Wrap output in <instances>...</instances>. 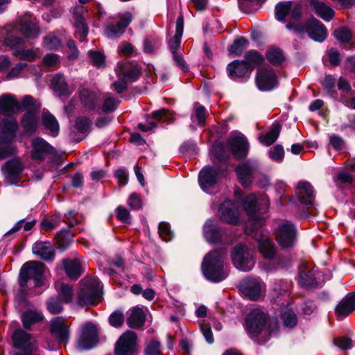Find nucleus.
<instances>
[{"instance_id": "nucleus-1", "label": "nucleus", "mask_w": 355, "mask_h": 355, "mask_svg": "<svg viewBox=\"0 0 355 355\" xmlns=\"http://www.w3.org/2000/svg\"><path fill=\"white\" fill-rule=\"evenodd\" d=\"M225 255L226 252L223 250H214L205 257L202 270L206 279L219 282L227 277L228 273L223 264Z\"/></svg>"}, {"instance_id": "nucleus-2", "label": "nucleus", "mask_w": 355, "mask_h": 355, "mask_svg": "<svg viewBox=\"0 0 355 355\" xmlns=\"http://www.w3.org/2000/svg\"><path fill=\"white\" fill-rule=\"evenodd\" d=\"M13 26H6L1 31L3 35L2 44L12 50V55L19 60L33 62L37 58V51L33 49H24V40L15 36L12 32Z\"/></svg>"}, {"instance_id": "nucleus-3", "label": "nucleus", "mask_w": 355, "mask_h": 355, "mask_svg": "<svg viewBox=\"0 0 355 355\" xmlns=\"http://www.w3.org/2000/svg\"><path fill=\"white\" fill-rule=\"evenodd\" d=\"M266 321L267 317L263 312L259 309L252 311L245 320L246 329L250 336L257 337L263 331L269 335L277 329L278 322L276 320L270 322L268 329H265Z\"/></svg>"}, {"instance_id": "nucleus-4", "label": "nucleus", "mask_w": 355, "mask_h": 355, "mask_svg": "<svg viewBox=\"0 0 355 355\" xmlns=\"http://www.w3.org/2000/svg\"><path fill=\"white\" fill-rule=\"evenodd\" d=\"M132 20V15L130 12L109 17L103 25V35L110 40L120 38Z\"/></svg>"}, {"instance_id": "nucleus-5", "label": "nucleus", "mask_w": 355, "mask_h": 355, "mask_svg": "<svg viewBox=\"0 0 355 355\" xmlns=\"http://www.w3.org/2000/svg\"><path fill=\"white\" fill-rule=\"evenodd\" d=\"M80 284L78 304L81 306L97 304L101 297V282L97 278L90 277L82 279Z\"/></svg>"}, {"instance_id": "nucleus-6", "label": "nucleus", "mask_w": 355, "mask_h": 355, "mask_svg": "<svg viewBox=\"0 0 355 355\" xmlns=\"http://www.w3.org/2000/svg\"><path fill=\"white\" fill-rule=\"evenodd\" d=\"M286 28L293 30L297 33H307L315 41L322 42L327 37V29L323 24L316 19H311L305 23H288Z\"/></svg>"}, {"instance_id": "nucleus-7", "label": "nucleus", "mask_w": 355, "mask_h": 355, "mask_svg": "<svg viewBox=\"0 0 355 355\" xmlns=\"http://www.w3.org/2000/svg\"><path fill=\"white\" fill-rule=\"evenodd\" d=\"M118 80L113 83L117 93L123 92L130 82L135 81L139 75V69L130 63L119 62L116 67Z\"/></svg>"}, {"instance_id": "nucleus-8", "label": "nucleus", "mask_w": 355, "mask_h": 355, "mask_svg": "<svg viewBox=\"0 0 355 355\" xmlns=\"http://www.w3.org/2000/svg\"><path fill=\"white\" fill-rule=\"evenodd\" d=\"M297 234L296 227L289 220L280 223L275 232L276 241L283 249L291 248L294 246Z\"/></svg>"}, {"instance_id": "nucleus-9", "label": "nucleus", "mask_w": 355, "mask_h": 355, "mask_svg": "<svg viewBox=\"0 0 355 355\" xmlns=\"http://www.w3.org/2000/svg\"><path fill=\"white\" fill-rule=\"evenodd\" d=\"M13 346L21 352H15L12 355H35L37 349L35 339L29 334L21 329L16 330L12 336Z\"/></svg>"}, {"instance_id": "nucleus-10", "label": "nucleus", "mask_w": 355, "mask_h": 355, "mask_svg": "<svg viewBox=\"0 0 355 355\" xmlns=\"http://www.w3.org/2000/svg\"><path fill=\"white\" fill-rule=\"evenodd\" d=\"M13 26L12 35L15 36L17 30L26 37L36 38L39 36L40 31L36 19L29 13H26L20 17L17 21L16 24H9Z\"/></svg>"}, {"instance_id": "nucleus-11", "label": "nucleus", "mask_w": 355, "mask_h": 355, "mask_svg": "<svg viewBox=\"0 0 355 355\" xmlns=\"http://www.w3.org/2000/svg\"><path fill=\"white\" fill-rule=\"evenodd\" d=\"M232 259L236 268L242 271H249L254 266L252 252L242 245H238L234 248Z\"/></svg>"}, {"instance_id": "nucleus-12", "label": "nucleus", "mask_w": 355, "mask_h": 355, "mask_svg": "<svg viewBox=\"0 0 355 355\" xmlns=\"http://www.w3.org/2000/svg\"><path fill=\"white\" fill-rule=\"evenodd\" d=\"M98 343V332L96 327L91 323L85 324L80 331L76 343V347L80 350L90 349Z\"/></svg>"}, {"instance_id": "nucleus-13", "label": "nucleus", "mask_w": 355, "mask_h": 355, "mask_svg": "<svg viewBox=\"0 0 355 355\" xmlns=\"http://www.w3.org/2000/svg\"><path fill=\"white\" fill-rule=\"evenodd\" d=\"M137 338V334L132 331L124 333L115 344V355H136Z\"/></svg>"}, {"instance_id": "nucleus-14", "label": "nucleus", "mask_w": 355, "mask_h": 355, "mask_svg": "<svg viewBox=\"0 0 355 355\" xmlns=\"http://www.w3.org/2000/svg\"><path fill=\"white\" fill-rule=\"evenodd\" d=\"M24 165L19 158H14L6 162L1 171L5 180L9 184H17L21 179Z\"/></svg>"}, {"instance_id": "nucleus-15", "label": "nucleus", "mask_w": 355, "mask_h": 355, "mask_svg": "<svg viewBox=\"0 0 355 355\" xmlns=\"http://www.w3.org/2000/svg\"><path fill=\"white\" fill-rule=\"evenodd\" d=\"M256 83L260 90L269 91L277 87L278 80L274 70L267 67L257 71Z\"/></svg>"}, {"instance_id": "nucleus-16", "label": "nucleus", "mask_w": 355, "mask_h": 355, "mask_svg": "<svg viewBox=\"0 0 355 355\" xmlns=\"http://www.w3.org/2000/svg\"><path fill=\"white\" fill-rule=\"evenodd\" d=\"M221 171L218 168L205 166L199 173V183L201 188L206 192H209L218 182L221 175Z\"/></svg>"}, {"instance_id": "nucleus-17", "label": "nucleus", "mask_w": 355, "mask_h": 355, "mask_svg": "<svg viewBox=\"0 0 355 355\" xmlns=\"http://www.w3.org/2000/svg\"><path fill=\"white\" fill-rule=\"evenodd\" d=\"M54 153V148L44 139L37 137L33 140L31 153V157L33 160H44L47 155H52Z\"/></svg>"}, {"instance_id": "nucleus-18", "label": "nucleus", "mask_w": 355, "mask_h": 355, "mask_svg": "<svg viewBox=\"0 0 355 355\" xmlns=\"http://www.w3.org/2000/svg\"><path fill=\"white\" fill-rule=\"evenodd\" d=\"M50 332L58 343H66L70 336L69 327L65 324L63 318L55 317L51 320Z\"/></svg>"}, {"instance_id": "nucleus-19", "label": "nucleus", "mask_w": 355, "mask_h": 355, "mask_svg": "<svg viewBox=\"0 0 355 355\" xmlns=\"http://www.w3.org/2000/svg\"><path fill=\"white\" fill-rule=\"evenodd\" d=\"M219 216L225 223L236 225L239 220V214L235 203L232 200H225L219 207Z\"/></svg>"}, {"instance_id": "nucleus-20", "label": "nucleus", "mask_w": 355, "mask_h": 355, "mask_svg": "<svg viewBox=\"0 0 355 355\" xmlns=\"http://www.w3.org/2000/svg\"><path fill=\"white\" fill-rule=\"evenodd\" d=\"M355 311V292L349 293L336 305L335 314L338 319H343Z\"/></svg>"}, {"instance_id": "nucleus-21", "label": "nucleus", "mask_w": 355, "mask_h": 355, "mask_svg": "<svg viewBox=\"0 0 355 355\" xmlns=\"http://www.w3.org/2000/svg\"><path fill=\"white\" fill-rule=\"evenodd\" d=\"M228 144L235 157L243 158L247 155L249 146L243 135L241 134L231 135L229 138Z\"/></svg>"}, {"instance_id": "nucleus-22", "label": "nucleus", "mask_w": 355, "mask_h": 355, "mask_svg": "<svg viewBox=\"0 0 355 355\" xmlns=\"http://www.w3.org/2000/svg\"><path fill=\"white\" fill-rule=\"evenodd\" d=\"M241 292L250 300H257L261 295V284L254 279L246 278L239 286Z\"/></svg>"}, {"instance_id": "nucleus-23", "label": "nucleus", "mask_w": 355, "mask_h": 355, "mask_svg": "<svg viewBox=\"0 0 355 355\" xmlns=\"http://www.w3.org/2000/svg\"><path fill=\"white\" fill-rule=\"evenodd\" d=\"M227 71L231 79L236 80L250 75L252 71V67L244 60H234L227 64Z\"/></svg>"}, {"instance_id": "nucleus-24", "label": "nucleus", "mask_w": 355, "mask_h": 355, "mask_svg": "<svg viewBox=\"0 0 355 355\" xmlns=\"http://www.w3.org/2000/svg\"><path fill=\"white\" fill-rule=\"evenodd\" d=\"M21 110L20 103L11 94L0 96V113L5 116H11Z\"/></svg>"}, {"instance_id": "nucleus-25", "label": "nucleus", "mask_w": 355, "mask_h": 355, "mask_svg": "<svg viewBox=\"0 0 355 355\" xmlns=\"http://www.w3.org/2000/svg\"><path fill=\"white\" fill-rule=\"evenodd\" d=\"M19 125L15 119H4L1 125L0 141L11 143L15 138Z\"/></svg>"}, {"instance_id": "nucleus-26", "label": "nucleus", "mask_w": 355, "mask_h": 355, "mask_svg": "<svg viewBox=\"0 0 355 355\" xmlns=\"http://www.w3.org/2000/svg\"><path fill=\"white\" fill-rule=\"evenodd\" d=\"M45 266L39 261H28L24 265V270H26L29 277L33 279L35 286H40L42 283L43 274Z\"/></svg>"}, {"instance_id": "nucleus-27", "label": "nucleus", "mask_w": 355, "mask_h": 355, "mask_svg": "<svg viewBox=\"0 0 355 355\" xmlns=\"http://www.w3.org/2000/svg\"><path fill=\"white\" fill-rule=\"evenodd\" d=\"M33 252L46 261H52L55 258L54 247L49 242H36L33 246Z\"/></svg>"}, {"instance_id": "nucleus-28", "label": "nucleus", "mask_w": 355, "mask_h": 355, "mask_svg": "<svg viewBox=\"0 0 355 355\" xmlns=\"http://www.w3.org/2000/svg\"><path fill=\"white\" fill-rule=\"evenodd\" d=\"M183 30L184 19L182 16H180L176 21L175 33L168 42L169 50L172 54L182 51L181 49V40Z\"/></svg>"}, {"instance_id": "nucleus-29", "label": "nucleus", "mask_w": 355, "mask_h": 355, "mask_svg": "<svg viewBox=\"0 0 355 355\" xmlns=\"http://www.w3.org/2000/svg\"><path fill=\"white\" fill-rule=\"evenodd\" d=\"M297 196L302 204L313 205L314 195L313 187L307 182H300L297 187Z\"/></svg>"}, {"instance_id": "nucleus-30", "label": "nucleus", "mask_w": 355, "mask_h": 355, "mask_svg": "<svg viewBox=\"0 0 355 355\" xmlns=\"http://www.w3.org/2000/svg\"><path fill=\"white\" fill-rule=\"evenodd\" d=\"M300 284L306 288L318 286L315 270L307 264H302L300 272Z\"/></svg>"}, {"instance_id": "nucleus-31", "label": "nucleus", "mask_w": 355, "mask_h": 355, "mask_svg": "<svg viewBox=\"0 0 355 355\" xmlns=\"http://www.w3.org/2000/svg\"><path fill=\"white\" fill-rule=\"evenodd\" d=\"M243 206L249 218L261 226L263 224V218L257 214L256 196L254 194L246 196Z\"/></svg>"}, {"instance_id": "nucleus-32", "label": "nucleus", "mask_w": 355, "mask_h": 355, "mask_svg": "<svg viewBox=\"0 0 355 355\" xmlns=\"http://www.w3.org/2000/svg\"><path fill=\"white\" fill-rule=\"evenodd\" d=\"M64 270L71 279H77L83 272L82 261L80 259H67L62 261Z\"/></svg>"}, {"instance_id": "nucleus-33", "label": "nucleus", "mask_w": 355, "mask_h": 355, "mask_svg": "<svg viewBox=\"0 0 355 355\" xmlns=\"http://www.w3.org/2000/svg\"><path fill=\"white\" fill-rule=\"evenodd\" d=\"M52 88L59 96H67L74 90L73 87L68 85L62 74L58 73L51 81Z\"/></svg>"}, {"instance_id": "nucleus-34", "label": "nucleus", "mask_w": 355, "mask_h": 355, "mask_svg": "<svg viewBox=\"0 0 355 355\" xmlns=\"http://www.w3.org/2000/svg\"><path fill=\"white\" fill-rule=\"evenodd\" d=\"M310 6L316 15L325 21H330L334 16V10L321 0H310Z\"/></svg>"}, {"instance_id": "nucleus-35", "label": "nucleus", "mask_w": 355, "mask_h": 355, "mask_svg": "<svg viewBox=\"0 0 355 355\" xmlns=\"http://www.w3.org/2000/svg\"><path fill=\"white\" fill-rule=\"evenodd\" d=\"M259 253L264 259H272L275 257L277 248L272 239L268 238L257 239Z\"/></svg>"}, {"instance_id": "nucleus-36", "label": "nucleus", "mask_w": 355, "mask_h": 355, "mask_svg": "<svg viewBox=\"0 0 355 355\" xmlns=\"http://www.w3.org/2000/svg\"><path fill=\"white\" fill-rule=\"evenodd\" d=\"M204 234L208 241L216 243L220 241L223 232L216 226L214 220H208L204 226Z\"/></svg>"}, {"instance_id": "nucleus-37", "label": "nucleus", "mask_w": 355, "mask_h": 355, "mask_svg": "<svg viewBox=\"0 0 355 355\" xmlns=\"http://www.w3.org/2000/svg\"><path fill=\"white\" fill-rule=\"evenodd\" d=\"M254 171V168L247 163H243L236 167L239 181L243 187H248L251 184Z\"/></svg>"}, {"instance_id": "nucleus-38", "label": "nucleus", "mask_w": 355, "mask_h": 355, "mask_svg": "<svg viewBox=\"0 0 355 355\" xmlns=\"http://www.w3.org/2000/svg\"><path fill=\"white\" fill-rule=\"evenodd\" d=\"M21 123L24 130V134L28 135L33 134L37 128V113H35L33 111H28L24 115Z\"/></svg>"}, {"instance_id": "nucleus-39", "label": "nucleus", "mask_w": 355, "mask_h": 355, "mask_svg": "<svg viewBox=\"0 0 355 355\" xmlns=\"http://www.w3.org/2000/svg\"><path fill=\"white\" fill-rule=\"evenodd\" d=\"M281 129L280 123L277 121L274 122L267 133L259 136L260 142L267 146L272 145L279 137Z\"/></svg>"}, {"instance_id": "nucleus-40", "label": "nucleus", "mask_w": 355, "mask_h": 355, "mask_svg": "<svg viewBox=\"0 0 355 355\" xmlns=\"http://www.w3.org/2000/svg\"><path fill=\"white\" fill-rule=\"evenodd\" d=\"M78 9L83 10V8H76L74 12L75 24L74 26L76 28L75 35L76 38L82 40H84L88 33V28L85 23L84 17L82 15L78 13Z\"/></svg>"}, {"instance_id": "nucleus-41", "label": "nucleus", "mask_w": 355, "mask_h": 355, "mask_svg": "<svg viewBox=\"0 0 355 355\" xmlns=\"http://www.w3.org/2000/svg\"><path fill=\"white\" fill-rule=\"evenodd\" d=\"M146 320V314L143 309L134 307L131 309V313L128 318L127 322L131 328H138L143 326Z\"/></svg>"}, {"instance_id": "nucleus-42", "label": "nucleus", "mask_w": 355, "mask_h": 355, "mask_svg": "<svg viewBox=\"0 0 355 355\" xmlns=\"http://www.w3.org/2000/svg\"><path fill=\"white\" fill-rule=\"evenodd\" d=\"M82 104L89 110H96L98 107V95L89 89H83L80 94Z\"/></svg>"}, {"instance_id": "nucleus-43", "label": "nucleus", "mask_w": 355, "mask_h": 355, "mask_svg": "<svg viewBox=\"0 0 355 355\" xmlns=\"http://www.w3.org/2000/svg\"><path fill=\"white\" fill-rule=\"evenodd\" d=\"M42 123L46 130L50 131L53 136H57L59 132V124L54 116L48 110L42 112Z\"/></svg>"}, {"instance_id": "nucleus-44", "label": "nucleus", "mask_w": 355, "mask_h": 355, "mask_svg": "<svg viewBox=\"0 0 355 355\" xmlns=\"http://www.w3.org/2000/svg\"><path fill=\"white\" fill-rule=\"evenodd\" d=\"M43 318V315L37 311H27L21 315V320L26 329H29L32 324L42 321Z\"/></svg>"}, {"instance_id": "nucleus-45", "label": "nucleus", "mask_w": 355, "mask_h": 355, "mask_svg": "<svg viewBox=\"0 0 355 355\" xmlns=\"http://www.w3.org/2000/svg\"><path fill=\"white\" fill-rule=\"evenodd\" d=\"M291 1L279 2L275 7V17L279 21L284 20L285 17L290 14L292 9Z\"/></svg>"}, {"instance_id": "nucleus-46", "label": "nucleus", "mask_w": 355, "mask_h": 355, "mask_svg": "<svg viewBox=\"0 0 355 355\" xmlns=\"http://www.w3.org/2000/svg\"><path fill=\"white\" fill-rule=\"evenodd\" d=\"M120 101L113 95L107 93L103 97V102L101 109L104 112H111L116 109Z\"/></svg>"}, {"instance_id": "nucleus-47", "label": "nucleus", "mask_w": 355, "mask_h": 355, "mask_svg": "<svg viewBox=\"0 0 355 355\" xmlns=\"http://www.w3.org/2000/svg\"><path fill=\"white\" fill-rule=\"evenodd\" d=\"M19 103L21 109L24 108L25 110H28V111H33L35 113H37L41 107L40 103L29 95H26L23 97Z\"/></svg>"}, {"instance_id": "nucleus-48", "label": "nucleus", "mask_w": 355, "mask_h": 355, "mask_svg": "<svg viewBox=\"0 0 355 355\" xmlns=\"http://www.w3.org/2000/svg\"><path fill=\"white\" fill-rule=\"evenodd\" d=\"M268 60L274 65L280 64L284 58L282 51L276 47H272L268 49L266 53Z\"/></svg>"}, {"instance_id": "nucleus-49", "label": "nucleus", "mask_w": 355, "mask_h": 355, "mask_svg": "<svg viewBox=\"0 0 355 355\" xmlns=\"http://www.w3.org/2000/svg\"><path fill=\"white\" fill-rule=\"evenodd\" d=\"M245 62L252 67L260 65L263 61V57L257 51L251 50L245 55Z\"/></svg>"}, {"instance_id": "nucleus-50", "label": "nucleus", "mask_w": 355, "mask_h": 355, "mask_svg": "<svg viewBox=\"0 0 355 355\" xmlns=\"http://www.w3.org/2000/svg\"><path fill=\"white\" fill-rule=\"evenodd\" d=\"M281 319L284 327L287 328H293L297 323L296 314L292 310H287L282 313Z\"/></svg>"}, {"instance_id": "nucleus-51", "label": "nucleus", "mask_w": 355, "mask_h": 355, "mask_svg": "<svg viewBox=\"0 0 355 355\" xmlns=\"http://www.w3.org/2000/svg\"><path fill=\"white\" fill-rule=\"evenodd\" d=\"M43 44L49 50H56L61 46V40L55 33H50L44 37Z\"/></svg>"}, {"instance_id": "nucleus-52", "label": "nucleus", "mask_w": 355, "mask_h": 355, "mask_svg": "<svg viewBox=\"0 0 355 355\" xmlns=\"http://www.w3.org/2000/svg\"><path fill=\"white\" fill-rule=\"evenodd\" d=\"M248 45V40L245 37H241L234 41L230 48V51L236 55H240L242 54L243 51L247 49Z\"/></svg>"}, {"instance_id": "nucleus-53", "label": "nucleus", "mask_w": 355, "mask_h": 355, "mask_svg": "<svg viewBox=\"0 0 355 355\" xmlns=\"http://www.w3.org/2000/svg\"><path fill=\"white\" fill-rule=\"evenodd\" d=\"M43 64L49 69H56L60 66V58L57 54L48 53L45 55L42 60Z\"/></svg>"}, {"instance_id": "nucleus-54", "label": "nucleus", "mask_w": 355, "mask_h": 355, "mask_svg": "<svg viewBox=\"0 0 355 355\" xmlns=\"http://www.w3.org/2000/svg\"><path fill=\"white\" fill-rule=\"evenodd\" d=\"M159 237L166 242L171 241L173 237V233L171 230V226L168 223L161 222L159 224Z\"/></svg>"}, {"instance_id": "nucleus-55", "label": "nucleus", "mask_w": 355, "mask_h": 355, "mask_svg": "<svg viewBox=\"0 0 355 355\" xmlns=\"http://www.w3.org/2000/svg\"><path fill=\"white\" fill-rule=\"evenodd\" d=\"M58 291L63 302L69 303L71 301L73 297V290L70 286L62 283L60 286L58 287Z\"/></svg>"}, {"instance_id": "nucleus-56", "label": "nucleus", "mask_w": 355, "mask_h": 355, "mask_svg": "<svg viewBox=\"0 0 355 355\" xmlns=\"http://www.w3.org/2000/svg\"><path fill=\"white\" fill-rule=\"evenodd\" d=\"M91 121L87 117H78L76 120L75 128L80 133H86L90 130Z\"/></svg>"}, {"instance_id": "nucleus-57", "label": "nucleus", "mask_w": 355, "mask_h": 355, "mask_svg": "<svg viewBox=\"0 0 355 355\" xmlns=\"http://www.w3.org/2000/svg\"><path fill=\"white\" fill-rule=\"evenodd\" d=\"M35 223H36L35 220H30V221H27V222H24V220H20L13 226V227L12 229H10L6 233V234H9L19 231L22 227V226L24 227V230L25 231H28L34 227V225H35Z\"/></svg>"}, {"instance_id": "nucleus-58", "label": "nucleus", "mask_w": 355, "mask_h": 355, "mask_svg": "<svg viewBox=\"0 0 355 355\" xmlns=\"http://www.w3.org/2000/svg\"><path fill=\"white\" fill-rule=\"evenodd\" d=\"M62 309V302L57 297H52L47 302V309L53 314L60 313Z\"/></svg>"}, {"instance_id": "nucleus-59", "label": "nucleus", "mask_w": 355, "mask_h": 355, "mask_svg": "<svg viewBox=\"0 0 355 355\" xmlns=\"http://www.w3.org/2000/svg\"><path fill=\"white\" fill-rule=\"evenodd\" d=\"M269 156L277 162H282L284 157V150L282 145L275 146L270 151Z\"/></svg>"}, {"instance_id": "nucleus-60", "label": "nucleus", "mask_w": 355, "mask_h": 355, "mask_svg": "<svg viewBox=\"0 0 355 355\" xmlns=\"http://www.w3.org/2000/svg\"><path fill=\"white\" fill-rule=\"evenodd\" d=\"M119 53L125 56H135L137 55V51L135 47L129 42H123L119 46Z\"/></svg>"}, {"instance_id": "nucleus-61", "label": "nucleus", "mask_w": 355, "mask_h": 355, "mask_svg": "<svg viewBox=\"0 0 355 355\" xmlns=\"http://www.w3.org/2000/svg\"><path fill=\"white\" fill-rule=\"evenodd\" d=\"M334 35L341 42H348L352 38V33L349 30L344 27L336 29Z\"/></svg>"}, {"instance_id": "nucleus-62", "label": "nucleus", "mask_w": 355, "mask_h": 355, "mask_svg": "<svg viewBox=\"0 0 355 355\" xmlns=\"http://www.w3.org/2000/svg\"><path fill=\"white\" fill-rule=\"evenodd\" d=\"M60 221L55 216L44 218L41 222V228L46 232L51 231L59 225Z\"/></svg>"}, {"instance_id": "nucleus-63", "label": "nucleus", "mask_w": 355, "mask_h": 355, "mask_svg": "<svg viewBox=\"0 0 355 355\" xmlns=\"http://www.w3.org/2000/svg\"><path fill=\"white\" fill-rule=\"evenodd\" d=\"M10 142L0 141V160L12 155L15 153V148L12 147Z\"/></svg>"}, {"instance_id": "nucleus-64", "label": "nucleus", "mask_w": 355, "mask_h": 355, "mask_svg": "<svg viewBox=\"0 0 355 355\" xmlns=\"http://www.w3.org/2000/svg\"><path fill=\"white\" fill-rule=\"evenodd\" d=\"M157 122H166L171 123L174 120L173 113L170 112L168 110L161 109L157 110Z\"/></svg>"}]
</instances>
